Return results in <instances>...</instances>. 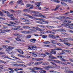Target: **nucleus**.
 <instances>
[{"mask_svg": "<svg viewBox=\"0 0 73 73\" xmlns=\"http://www.w3.org/2000/svg\"><path fill=\"white\" fill-rule=\"evenodd\" d=\"M30 70H32V72H34V73H38V72L37 71H35L34 70H43V68H41L40 67H34V68H30Z\"/></svg>", "mask_w": 73, "mask_h": 73, "instance_id": "nucleus-1", "label": "nucleus"}, {"mask_svg": "<svg viewBox=\"0 0 73 73\" xmlns=\"http://www.w3.org/2000/svg\"><path fill=\"white\" fill-rule=\"evenodd\" d=\"M20 37H25V35H17V38H15V39L18 41H24V40H21V39H20Z\"/></svg>", "mask_w": 73, "mask_h": 73, "instance_id": "nucleus-2", "label": "nucleus"}, {"mask_svg": "<svg viewBox=\"0 0 73 73\" xmlns=\"http://www.w3.org/2000/svg\"><path fill=\"white\" fill-rule=\"evenodd\" d=\"M28 49L31 50H36L37 49V46H28Z\"/></svg>", "mask_w": 73, "mask_h": 73, "instance_id": "nucleus-3", "label": "nucleus"}, {"mask_svg": "<svg viewBox=\"0 0 73 73\" xmlns=\"http://www.w3.org/2000/svg\"><path fill=\"white\" fill-rule=\"evenodd\" d=\"M56 31H57V32H66L65 30H64L62 29L56 30Z\"/></svg>", "mask_w": 73, "mask_h": 73, "instance_id": "nucleus-4", "label": "nucleus"}, {"mask_svg": "<svg viewBox=\"0 0 73 73\" xmlns=\"http://www.w3.org/2000/svg\"><path fill=\"white\" fill-rule=\"evenodd\" d=\"M36 30L37 31H44L45 30L44 29H40L39 28L36 27Z\"/></svg>", "mask_w": 73, "mask_h": 73, "instance_id": "nucleus-5", "label": "nucleus"}, {"mask_svg": "<svg viewBox=\"0 0 73 73\" xmlns=\"http://www.w3.org/2000/svg\"><path fill=\"white\" fill-rule=\"evenodd\" d=\"M8 48H7V49H8V50H11L13 49L14 48H15V47H12L11 46H9L8 47Z\"/></svg>", "mask_w": 73, "mask_h": 73, "instance_id": "nucleus-6", "label": "nucleus"}, {"mask_svg": "<svg viewBox=\"0 0 73 73\" xmlns=\"http://www.w3.org/2000/svg\"><path fill=\"white\" fill-rule=\"evenodd\" d=\"M61 7V5H56V7L55 8V9H54V11H56V10H57V9H58V8H60Z\"/></svg>", "mask_w": 73, "mask_h": 73, "instance_id": "nucleus-7", "label": "nucleus"}, {"mask_svg": "<svg viewBox=\"0 0 73 73\" xmlns=\"http://www.w3.org/2000/svg\"><path fill=\"white\" fill-rule=\"evenodd\" d=\"M51 42H52V44H57V41L56 40H51Z\"/></svg>", "mask_w": 73, "mask_h": 73, "instance_id": "nucleus-8", "label": "nucleus"}, {"mask_svg": "<svg viewBox=\"0 0 73 73\" xmlns=\"http://www.w3.org/2000/svg\"><path fill=\"white\" fill-rule=\"evenodd\" d=\"M30 41L32 42H35V41H36V40L35 39H32L30 40Z\"/></svg>", "mask_w": 73, "mask_h": 73, "instance_id": "nucleus-9", "label": "nucleus"}, {"mask_svg": "<svg viewBox=\"0 0 73 73\" xmlns=\"http://www.w3.org/2000/svg\"><path fill=\"white\" fill-rule=\"evenodd\" d=\"M35 5H36L37 7H40V3H38V2H36L35 3Z\"/></svg>", "mask_w": 73, "mask_h": 73, "instance_id": "nucleus-10", "label": "nucleus"}, {"mask_svg": "<svg viewBox=\"0 0 73 73\" xmlns=\"http://www.w3.org/2000/svg\"><path fill=\"white\" fill-rule=\"evenodd\" d=\"M44 68L45 69V70H49V68L48 66H45Z\"/></svg>", "mask_w": 73, "mask_h": 73, "instance_id": "nucleus-11", "label": "nucleus"}, {"mask_svg": "<svg viewBox=\"0 0 73 73\" xmlns=\"http://www.w3.org/2000/svg\"><path fill=\"white\" fill-rule=\"evenodd\" d=\"M23 28H25V29H29V28H31V27H29L28 26H23Z\"/></svg>", "mask_w": 73, "mask_h": 73, "instance_id": "nucleus-12", "label": "nucleus"}, {"mask_svg": "<svg viewBox=\"0 0 73 73\" xmlns=\"http://www.w3.org/2000/svg\"><path fill=\"white\" fill-rule=\"evenodd\" d=\"M0 63H2L3 64H7V63L5 61H3L1 60H0Z\"/></svg>", "mask_w": 73, "mask_h": 73, "instance_id": "nucleus-13", "label": "nucleus"}, {"mask_svg": "<svg viewBox=\"0 0 73 73\" xmlns=\"http://www.w3.org/2000/svg\"><path fill=\"white\" fill-rule=\"evenodd\" d=\"M39 56H42L43 57H45L46 56V55L44 54H42V53H40L39 54Z\"/></svg>", "mask_w": 73, "mask_h": 73, "instance_id": "nucleus-14", "label": "nucleus"}, {"mask_svg": "<svg viewBox=\"0 0 73 73\" xmlns=\"http://www.w3.org/2000/svg\"><path fill=\"white\" fill-rule=\"evenodd\" d=\"M35 20H39V21H42L44 19L41 18H35Z\"/></svg>", "mask_w": 73, "mask_h": 73, "instance_id": "nucleus-15", "label": "nucleus"}, {"mask_svg": "<svg viewBox=\"0 0 73 73\" xmlns=\"http://www.w3.org/2000/svg\"><path fill=\"white\" fill-rule=\"evenodd\" d=\"M32 13H36V14H38V13H39V12H37V11H31Z\"/></svg>", "mask_w": 73, "mask_h": 73, "instance_id": "nucleus-16", "label": "nucleus"}, {"mask_svg": "<svg viewBox=\"0 0 73 73\" xmlns=\"http://www.w3.org/2000/svg\"><path fill=\"white\" fill-rule=\"evenodd\" d=\"M62 61H64V62H66L68 60H65L62 58L60 59Z\"/></svg>", "mask_w": 73, "mask_h": 73, "instance_id": "nucleus-17", "label": "nucleus"}, {"mask_svg": "<svg viewBox=\"0 0 73 73\" xmlns=\"http://www.w3.org/2000/svg\"><path fill=\"white\" fill-rule=\"evenodd\" d=\"M40 73H46V71L45 70H40L39 71Z\"/></svg>", "mask_w": 73, "mask_h": 73, "instance_id": "nucleus-18", "label": "nucleus"}, {"mask_svg": "<svg viewBox=\"0 0 73 73\" xmlns=\"http://www.w3.org/2000/svg\"><path fill=\"white\" fill-rule=\"evenodd\" d=\"M33 64H34V62H31L30 63H28V64L29 66H31V65Z\"/></svg>", "mask_w": 73, "mask_h": 73, "instance_id": "nucleus-19", "label": "nucleus"}, {"mask_svg": "<svg viewBox=\"0 0 73 73\" xmlns=\"http://www.w3.org/2000/svg\"><path fill=\"white\" fill-rule=\"evenodd\" d=\"M49 62H45L44 63L42 64L43 65H49Z\"/></svg>", "mask_w": 73, "mask_h": 73, "instance_id": "nucleus-20", "label": "nucleus"}, {"mask_svg": "<svg viewBox=\"0 0 73 73\" xmlns=\"http://www.w3.org/2000/svg\"><path fill=\"white\" fill-rule=\"evenodd\" d=\"M64 44H65L66 45H68V46H70V45H71V44L68 43H65V42H64Z\"/></svg>", "mask_w": 73, "mask_h": 73, "instance_id": "nucleus-21", "label": "nucleus"}, {"mask_svg": "<svg viewBox=\"0 0 73 73\" xmlns=\"http://www.w3.org/2000/svg\"><path fill=\"white\" fill-rule=\"evenodd\" d=\"M0 16H5V15H4L3 13L1 11H0Z\"/></svg>", "mask_w": 73, "mask_h": 73, "instance_id": "nucleus-22", "label": "nucleus"}, {"mask_svg": "<svg viewBox=\"0 0 73 73\" xmlns=\"http://www.w3.org/2000/svg\"><path fill=\"white\" fill-rule=\"evenodd\" d=\"M61 4L62 5H64V6H67V5L65 3H64L63 2H61Z\"/></svg>", "mask_w": 73, "mask_h": 73, "instance_id": "nucleus-23", "label": "nucleus"}, {"mask_svg": "<svg viewBox=\"0 0 73 73\" xmlns=\"http://www.w3.org/2000/svg\"><path fill=\"white\" fill-rule=\"evenodd\" d=\"M8 26H9V27H16V26H15L14 25L10 24H9L8 25Z\"/></svg>", "mask_w": 73, "mask_h": 73, "instance_id": "nucleus-24", "label": "nucleus"}, {"mask_svg": "<svg viewBox=\"0 0 73 73\" xmlns=\"http://www.w3.org/2000/svg\"><path fill=\"white\" fill-rule=\"evenodd\" d=\"M51 38H54V39H55V38H56V37L54 35H52V36L51 37Z\"/></svg>", "mask_w": 73, "mask_h": 73, "instance_id": "nucleus-25", "label": "nucleus"}, {"mask_svg": "<svg viewBox=\"0 0 73 73\" xmlns=\"http://www.w3.org/2000/svg\"><path fill=\"white\" fill-rule=\"evenodd\" d=\"M31 6V4H27L26 5V7L28 8V7H29Z\"/></svg>", "mask_w": 73, "mask_h": 73, "instance_id": "nucleus-26", "label": "nucleus"}, {"mask_svg": "<svg viewBox=\"0 0 73 73\" xmlns=\"http://www.w3.org/2000/svg\"><path fill=\"white\" fill-rule=\"evenodd\" d=\"M49 58H52V59H56V58L55 57L53 56H49Z\"/></svg>", "mask_w": 73, "mask_h": 73, "instance_id": "nucleus-27", "label": "nucleus"}, {"mask_svg": "<svg viewBox=\"0 0 73 73\" xmlns=\"http://www.w3.org/2000/svg\"><path fill=\"white\" fill-rule=\"evenodd\" d=\"M65 19H71V20H73V19H71V18H70L69 17H66V16H65Z\"/></svg>", "mask_w": 73, "mask_h": 73, "instance_id": "nucleus-28", "label": "nucleus"}, {"mask_svg": "<svg viewBox=\"0 0 73 73\" xmlns=\"http://www.w3.org/2000/svg\"><path fill=\"white\" fill-rule=\"evenodd\" d=\"M35 53H32V54H33V56L34 57H38V55H37L36 54H35Z\"/></svg>", "mask_w": 73, "mask_h": 73, "instance_id": "nucleus-29", "label": "nucleus"}, {"mask_svg": "<svg viewBox=\"0 0 73 73\" xmlns=\"http://www.w3.org/2000/svg\"><path fill=\"white\" fill-rule=\"evenodd\" d=\"M50 53L54 54H56V51H54V52L51 51L50 52Z\"/></svg>", "mask_w": 73, "mask_h": 73, "instance_id": "nucleus-30", "label": "nucleus"}, {"mask_svg": "<svg viewBox=\"0 0 73 73\" xmlns=\"http://www.w3.org/2000/svg\"><path fill=\"white\" fill-rule=\"evenodd\" d=\"M29 18H30L31 19H34V20H35V17H32V16H31V15H30V17H29Z\"/></svg>", "mask_w": 73, "mask_h": 73, "instance_id": "nucleus-31", "label": "nucleus"}, {"mask_svg": "<svg viewBox=\"0 0 73 73\" xmlns=\"http://www.w3.org/2000/svg\"><path fill=\"white\" fill-rule=\"evenodd\" d=\"M48 68L49 69V68H55L56 67L54 66H48Z\"/></svg>", "mask_w": 73, "mask_h": 73, "instance_id": "nucleus-32", "label": "nucleus"}, {"mask_svg": "<svg viewBox=\"0 0 73 73\" xmlns=\"http://www.w3.org/2000/svg\"><path fill=\"white\" fill-rule=\"evenodd\" d=\"M43 43L46 44H50V42L49 41L44 42H43Z\"/></svg>", "mask_w": 73, "mask_h": 73, "instance_id": "nucleus-33", "label": "nucleus"}, {"mask_svg": "<svg viewBox=\"0 0 73 73\" xmlns=\"http://www.w3.org/2000/svg\"><path fill=\"white\" fill-rule=\"evenodd\" d=\"M9 23H10V24H13V25H15V24H16V23H15L14 22H13L11 21H10Z\"/></svg>", "mask_w": 73, "mask_h": 73, "instance_id": "nucleus-34", "label": "nucleus"}, {"mask_svg": "<svg viewBox=\"0 0 73 73\" xmlns=\"http://www.w3.org/2000/svg\"><path fill=\"white\" fill-rule=\"evenodd\" d=\"M29 11V9L23 10V11L25 12H27V11Z\"/></svg>", "mask_w": 73, "mask_h": 73, "instance_id": "nucleus-35", "label": "nucleus"}, {"mask_svg": "<svg viewBox=\"0 0 73 73\" xmlns=\"http://www.w3.org/2000/svg\"><path fill=\"white\" fill-rule=\"evenodd\" d=\"M3 48H4L5 49H7V48L8 47L7 46L3 45Z\"/></svg>", "mask_w": 73, "mask_h": 73, "instance_id": "nucleus-36", "label": "nucleus"}, {"mask_svg": "<svg viewBox=\"0 0 73 73\" xmlns=\"http://www.w3.org/2000/svg\"><path fill=\"white\" fill-rule=\"evenodd\" d=\"M67 1L68 2V3H73V2L71 1L70 0H67Z\"/></svg>", "mask_w": 73, "mask_h": 73, "instance_id": "nucleus-37", "label": "nucleus"}, {"mask_svg": "<svg viewBox=\"0 0 73 73\" xmlns=\"http://www.w3.org/2000/svg\"><path fill=\"white\" fill-rule=\"evenodd\" d=\"M69 12H66V13H65L63 14V15H69Z\"/></svg>", "mask_w": 73, "mask_h": 73, "instance_id": "nucleus-38", "label": "nucleus"}, {"mask_svg": "<svg viewBox=\"0 0 73 73\" xmlns=\"http://www.w3.org/2000/svg\"><path fill=\"white\" fill-rule=\"evenodd\" d=\"M11 29H13V30H17V29H18V28H17L12 27Z\"/></svg>", "mask_w": 73, "mask_h": 73, "instance_id": "nucleus-39", "label": "nucleus"}, {"mask_svg": "<svg viewBox=\"0 0 73 73\" xmlns=\"http://www.w3.org/2000/svg\"><path fill=\"white\" fill-rule=\"evenodd\" d=\"M55 50H62V49H61V48H55Z\"/></svg>", "mask_w": 73, "mask_h": 73, "instance_id": "nucleus-40", "label": "nucleus"}, {"mask_svg": "<svg viewBox=\"0 0 73 73\" xmlns=\"http://www.w3.org/2000/svg\"><path fill=\"white\" fill-rule=\"evenodd\" d=\"M38 23H39V24H44V23L43 22H42L41 21H36Z\"/></svg>", "mask_w": 73, "mask_h": 73, "instance_id": "nucleus-41", "label": "nucleus"}, {"mask_svg": "<svg viewBox=\"0 0 73 73\" xmlns=\"http://www.w3.org/2000/svg\"><path fill=\"white\" fill-rule=\"evenodd\" d=\"M18 56H19V57H25L24 56H23L21 55L18 54Z\"/></svg>", "mask_w": 73, "mask_h": 73, "instance_id": "nucleus-42", "label": "nucleus"}, {"mask_svg": "<svg viewBox=\"0 0 73 73\" xmlns=\"http://www.w3.org/2000/svg\"><path fill=\"white\" fill-rule=\"evenodd\" d=\"M17 4H20L21 3V1H17Z\"/></svg>", "mask_w": 73, "mask_h": 73, "instance_id": "nucleus-43", "label": "nucleus"}, {"mask_svg": "<svg viewBox=\"0 0 73 73\" xmlns=\"http://www.w3.org/2000/svg\"><path fill=\"white\" fill-rule=\"evenodd\" d=\"M31 7L29 8V9H33V5H31Z\"/></svg>", "mask_w": 73, "mask_h": 73, "instance_id": "nucleus-44", "label": "nucleus"}, {"mask_svg": "<svg viewBox=\"0 0 73 73\" xmlns=\"http://www.w3.org/2000/svg\"><path fill=\"white\" fill-rule=\"evenodd\" d=\"M15 18H14L13 17H11V20H13V21H14L15 20Z\"/></svg>", "mask_w": 73, "mask_h": 73, "instance_id": "nucleus-45", "label": "nucleus"}, {"mask_svg": "<svg viewBox=\"0 0 73 73\" xmlns=\"http://www.w3.org/2000/svg\"><path fill=\"white\" fill-rule=\"evenodd\" d=\"M42 62H37V65H40V64H41Z\"/></svg>", "mask_w": 73, "mask_h": 73, "instance_id": "nucleus-46", "label": "nucleus"}, {"mask_svg": "<svg viewBox=\"0 0 73 73\" xmlns=\"http://www.w3.org/2000/svg\"><path fill=\"white\" fill-rule=\"evenodd\" d=\"M50 63H51V64H52V65H55V66H57V65H56V64L54 63H53L52 62H51Z\"/></svg>", "mask_w": 73, "mask_h": 73, "instance_id": "nucleus-47", "label": "nucleus"}, {"mask_svg": "<svg viewBox=\"0 0 73 73\" xmlns=\"http://www.w3.org/2000/svg\"><path fill=\"white\" fill-rule=\"evenodd\" d=\"M56 19H58V20H61L62 18H61V17L60 18L58 17H56Z\"/></svg>", "mask_w": 73, "mask_h": 73, "instance_id": "nucleus-48", "label": "nucleus"}, {"mask_svg": "<svg viewBox=\"0 0 73 73\" xmlns=\"http://www.w3.org/2000/svg\"><path fill=\"white\" fill-rule=\"evenodd\" d=\"M31 35H29L27 36V38H31Z\"/></svg>", "mask_w": 73, "mask_h": 73, "instance_id": "nucleus-49", "label": "nucleus"}, {"mask_svg": "<svg viewBox=\"0 0 73 73\" xmlns=\"http://www.w3.org/2000/svg\"><path fill=\"white\" fill-rule=\"evenodd\" d=\"M50 73H55V71L53 70H50L49 71Z\"/></svg>", "mask_w": 73, "mask_h": 73, "instance_id": "nucleus-50", "label": "nucleus"}, {"mask_svg": "<svg viewBox=\"0 0 73 73\" xmlns=\"http://www.w3.org/2000/svg\"><path fill=\"white\" fill-rule=\"evenodd\" d=\"M43 60L42 58H39L38 59V61H41Z\"/></svg>", "mask_w": 73, "mask_h": 73, "instance_id": "nucleus-51", "label": "nucleus"}, {"mask_svg": "<svg viewBox=\"0 0 73 73\" xmlns=\"http://www.w3.org/2000/svg\"><path fill=\"white\" fill-rule=\"evenodd\" d=\"M59 40L60 41V42H65V40L62 39H60Z\"/></svg>", "mask_w": 73, "mask_h": 73, "instance_id": "nucleus-52", "label": "nucleus"}, {"mask_svg": "<svg viewBox=\"0 0 73 73\" xmlns=\"http://www.w3.org/2000/svg\"><path fill=\"white\" fill-rule=\"evenodd\" d=\"M60 17L61 18H63V19H65V16H61L59 17Z\"/></svg>", "mask_w": 73, "mask_h": 73, "instance_id": "nucleus-53", "label": "nucleus"}, {"mask_svg": "<svg viewBox=\"0 0 73 73\" xmlns=\"http://www.w3.org/2000/svg\"><path fill=\"white\" fill-rule=\"evenodd\" d=\"M60 1L58 0H56L55 3H60Z\"/></svg>", "mask_w": 73, "mask_h": 73, "instance_id": "nucleus-54", "label": "nucleus"}, {"mask_svg": "<svg viewBox=\"0 0 73 73\" xmlns=\"http://www.w3.org/2000/svg\"><path fill=\"white\" fill-rule=\"evenodd\" d=\"M13 4V1H11L9 3V4H10L11 5H12Z\"/></svg>", "mask_w": 73, "mask_h": 73, "instance_id": "nucleus-55", "label": "nucleus"}, {"mask_svg": "<svg viewBox=\"0 0 73 73\" xmlns=\"http://www.w3.org/2000/svg\"><path fill=\"white\" fill-rule=\"evenodd\" d=\"M68 40L70 41H73V39L72 38H70L68 39Z\"/></svg>", "mask_w": 73, "mask_h": 73, "instance_id": "nucleus-56", "label": "nucleus"}, {"mask_svg": "<svg viewBox=\"0 0 73 73\" xmlns=\"http://www.w3.org/2000/svg\"><path fill=\"white\" fill-rule=\"evenodd\" d=\"M57 58H60V59H61V58H62V56H57Z\"/></svg>", "mask_w": 73, "mask_h": 73, "instance_id": "nucleus-57", "label": "nucleus"}, {"mask_svg": "<svg viewBox=\"0 0 73 73\" xmlns=\"http://www.w3.org/2000/svg\"><path fill=\"white\" fill-rule=\"evenodd\" d=\"M15 12H16L17 13H21V11L18 10V11H15Z\"/></svg>", "mask_w": 73, "mask_h": 73, "instance_id": "nucleus-58", "label": "nucleus"}, {"mask_svg": "<svg viewBox=\"0 0 73 73\" xmlns=\"http://www.w3.org/2000/svg\"><path fill=\"white\" fill-rule=\"evenodd\" d=\"M42 37H43V38H46V37H47V35H42Z\"/></svg>", "mask_w": 73, "mask_h": 73, "instance_id": "nucleus-59", "label": "nucleus"}, {"mask_svg": "<svg viewBox=\"0 0 73 73\" xmlns=\"http://www.w3.org/2000/svg\"><path fill=\"white\" fill-rule=\"evenodd\" d=\"M31 33V31H27V34H28V33Z\"/></svg>", "mask_w": 73, "mask_h": 73, "instance_id": "nucleus-60", "label": "nucleus"}, {"mask_svg": "<svg viewBox=\"0 0 73 73\" xmlns=\"http://www.w3.org/2000/svg\"><path fill=\"white\" fill-rule=\"evenodd\" d=\"M63 21H64L63 23H67V22H68V21L66 20H64Z\"/></svg>", "mask_w": 73, "mask_h": 73, "instance_id": "nucleus-61", "label": "nucleus"}, {"mask_svg": "<svg viewBox=\"0 0 73 73\" xmlns=\"http://www.w3.org/2000/svg\"><path fill=\"white\" fill-rule=\"evenodd\" d=\"M40 16L42 17H43V18H45V15H41Z\"/></svg>", "mask_w": 73, "mask_h": 73, "instance_id": "nucleus-62", "label": "nucleus"}, {"mask_svg": "<svg viewBox=\"0 0 73 73\" xmlns=\"http://www.w3.org/2000/svg\"><path fill=\"white\" fill-rule=\"evenodd\" d=\"M3 66L0 65V69H3Z\"/></svg>", "mask_w": 73, "mask_h": 73, "instance_id": "nucleus-63", "label": "nucleus"}, {"mask_svg": "<svg viewBox=\"0 0 73 73\" xmlns=\"http://www.w3.org/2000/svg\"><path fill=\"white\" fill-rule=\"evenodd\" d=\"M69 60L71 61V62H73V59L70 58L69 59Z\"/></svg>", "mask_w": 73, "mask_h": 73, "instance_id": "nucleus-64", "label": "nucleus"}]
</instances>
